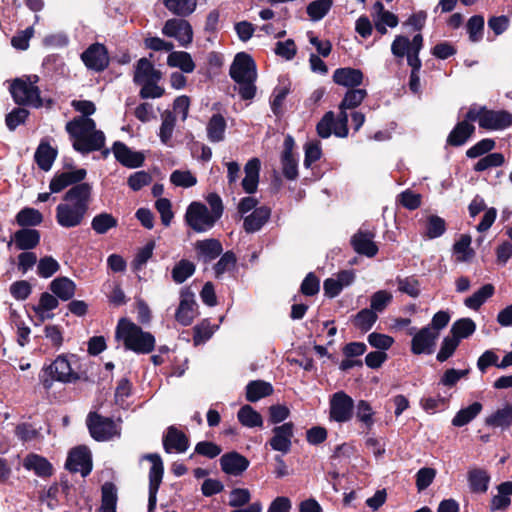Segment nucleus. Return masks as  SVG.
<instances>
[{
  "instance_id": "obj_1",
  "label": "nucleus",
  "mask_w": 512,
  "mask_h": 512,
  "mask_svg": "<svg viewBox=\"0 0 512 512\" xmlns=\"http://www.w3.org/2000/svg\"><path fill=\"white\" fill-rule=\"evenodd\" d=\"M72 106L83 115L69 121L65 127L73 148L81 154L101 150L105 145V135L96 129L95 121L89 118L96 110L94 103L88 100H74Z\"/></svg>"
},
{
  "instance_id": "obj_22",
  "label": "nucleus",
  "mask_w": 512,
  "mask_h": 512,
  "mask_svg": "<svg viewBox=\"0 0 512 512\" xmlns=\"http://www.w3.org/2000/svg\"><path fill=\"white\" fill-rule=\"evenodd\" d=\"M197 259L208 264L219 257L223 252L221 242L215 238L198 240L194 244Z\"/></svg>"
},
{
  "instance_id": "obj_29",
  "label": "nucleus",
  "mask_w": 512,
  "mask_h": 512,
  "mask_svg": "<svg viewBox=\"0 0 512 512\" xmlns=\"http://www.w3.org/2000/svg\"><path fill=\"white\" fill-rule=\"evenodd\" d=\"M271 211L266 206L254 209L251 214L244 217L243 228L247 233L259 231L270 218Z\"/></svg>"
},
{
  "instance_id": "obj_6",
  "label": "nucleus",
  "mask_w": 512,
  "mask_h": 512,
  "mask_svg": "<svg viewBox=\"0 0 512 512\" xmlns=\"http://www.w3.org/2000/svg\"><path fill=\"white\" fill-rule=\"evenodd\" d=\"M78 379L79 375L73 371L71 362L65 356H58L40 375L43 387L47 390L52 387L54 380L63 383H72Z\"/></svg>"
},
{
  "instance_id": "obj_36",
  "label": "nucleus",
  "mask_w": 512,
  "mask_h": 512,
  "mask_svg": "<svg viewBox=\"0 0 512 512\" xmlns=\"http://www.w3.org/2000/svg\"><path fill=\"white\" fill-rule=\"evenodd\" d=\"M226 120L221 114H214L207 124V137L209 141L218 143L224 140Z\"/></svg>"
},
{
  "instance_id": "obj_5",
  "label": "nucleus",
  "mask_w": 512,
  "mask_h": 512,
  "mask_svg": "<svg viewBox=\"0 0 512 512\" xmlns=\"http://www.w3.org/2000/svg\"><path fill=\"white\" fill-rule=\"evenodd\" d=\"M38 80L39 77L37 75L15 79L10 86V92L15 103L35 108L41 107L43 102L40 97V90L36 86Z\"/></svg>"
},
{
  "instance_id": "obj_33",
  "label": "nucleus",
  "mask_w": 512,
  "mask_h": 512,
  "mask_svg": "<svg viewBox=\"0 0 512 512\" xmlns=\"http://www.w3.org/2000/svg\"><path fill=\"white\" fill-rule=\"evenodd\" d=\"M13 241L20 250L35 248L40 242V233L35 229H20L13 235Z\"/></svg>"
},
{
  "instance_id": "obj_28",
  "label": "nucleus",
  "mask_w": 512,
  "mask_h": 512,
  "mask_svg": "<svg viewBox=\"0 0 512 512\" xmlns=\"http://www.w3.org/2000/svg\"><path fill=\"white\" fill-rule=\"evenodd\" d=\"M161 72L156 70L153 64L147 58H141L137 61L133 81L136 84L143 82L159 81Z\"/></svg>"
},
{
  "instance_id": "obj_35",
  "label": "nucleus",
  "mask_w": 512,
  "mask_h": 512,
  "mask_svg": "<svg viewBox=\"0 0 512 512\" xmlns=\"http://www.w3.org/2000/svg\"><path fill=\"white\" fill-rule=\"evenodd\" d=\"M482 409L483 405L480 402H473L471 405L461 408L453 417L451 424L454 427H463L472 422Z\"/></svg>"
},
{
  "instance_id": "obj_52",
  "label": "nucleus",
  "mask_w": 512,
  "mask_h": 512,
  "mask_svg": "<svg viewBox=\"0 0 512 512\" xmlns=\"http://www.w3.org/2000/svg\"><path fill=\"white\" fill-rule=\"evenodd\" d=\"M446 231L445 220L437 215L427 217L425 225V236L429 239H435L442 236Z\"/></svg>"
},
{
  "instance_id": "obj_61",
  "label": "nucleus",
  "mask_w": 512,
  "mask_h": 512,
  "mask_svg": "<svg viewBox=\"0 0 512 512\" xmlns=\"http://www.w3.org/2000/svg\"><path fill=\"white\" fill-rule=\"evenodd\" d=\"M170 181L175 186L189 188L196 185L197 178L188 170H175L170 175Z\"/></svg>"
},
{
  "instance_id": "obj_2",
  "label": "nucleus",
  "mask_w": 512,
  "mask_h": 512,
  "mask_svg": "<svg viewBox=\"0 0 512 512\" xmlns=\"http://www.w3.org/2000/svg\"><path fill=\"white\" fill-rule=\"evenodd\" d=\"M92 187L82 183L71 187L63 202L56 207V221L63 228H74L82 224L91 201Z\"/></svg>"
},
{
  "instance_id": "obj_48",
  "label": "nucleus",
  "mask_w": 512,
  "mask_h": 512,
  "mask_svg": "<svg viewBox=\"0 0 512 512\" xmlns=\"http://www.w3.org/2000/svg\"><path fill=\"white\" fill-rule=\"evenodd\" d=\"M117 489L113 483L106 482L102 486V501L99 512H116Z\"/></svg>"
},
{
  "instance_id": "obj_42",
  "label": "nucleus",
  "mask_w": 512,
  "mask_h": 512,
  "mask_svg": "<svg viewBox=\"0 0 512 512\" xmlns=\"http://www.w3.org/2000/svg\"><path fill=\"white\" fill-rule=\"evenodd\" d=\"M509 482H503L497 486L498 494L491 499V511L505 510L511 503V490Z\"/></svg>"
},
{
  "instance_id": "obj_17",
  "label": "nucleus",
  "mask_w": 512,
  "mask_h": 512,
  "mask_svg": "<svg viewBox=\"0 0 512 512\" xmlns=\"http://www.w3.org/2000/svg\"><path fill=\"white\" fill-rule=\"evenodd\" d=\"M65 466L69 471L79 472L86 477L92 470L90 451L83 446L74 448L69 453Z\"/></svg>"
},
{
  "instance_id": "obj_60",
  "label": "nucleus",
  "mask_w": 512,
  "mask_h": 512,
  "mask_svg": "<svg viewBox=\"0 0 512 512\" xmlns=\"http://www.w3.org/2000/svg\"><path fill=\"white\" fill-rule=\"evenodd\" d=\"M236 261V256L232 251L221 254L220 259L213 267L216 278H220L225 272L230 271L235 266Z\"/></svg>"
},
{
  "instance_id": "obj_55",
  "label": "nucleus",
  "mask_w": 512,
  "mask_h": 512,
  "mask_svg": "<svg viewBox=\"0 0 512 512\" xmlns=\"http://www.w3.org/2000/svg\"><path fill=\"white\" fill-rule=\"evenodd\" d=\"M332 4V0H315L307 6V14L313 21H319L327 15Z\"/></svg>"
},
{
  "instance_id": "obj_16",
  "label": "nucleus",
  "mask_w": 512,
  "mask_h": 512,
  "mask_svg": "<svg viewBox=\"0 0 512 512\" xmlns=\"http://www.w3.org/2000/svg\"><path fill=\"white\" fill-rule=\"evenodd\" d=\"M273 436L269 440V445L274 451L287 454L292 447V438L294 437V424L286 422L272 429Z\"/></svg>"
},
{
  "instance_id": "obj_46",
  "label": "nucleus",
  "mask_w": 512,
  "mask_h": 512,
  "mask_svg": "<svg viewBox=\"0 0 512 512\" xmlns=\"http://www.w3.org/2000/svg\"><path fill=\"white\" fill-rule=\"evenodd\" d=\"M164 5L171 13L186 17L195 11L197 2L196 0H164Z\"/></svg>"
},
{
  "instance_id": "obj_41",
  "label": "nucleus",
  "mask_w": 512,
  "mask_h": 512,
  "mask_svg": "<svg viewBox=\"0 0 512 512\" xmlns=\"http://www.w3.org/2000/svg\"><path fill=\"white\" fill-rule=\"evenodd\" d=\"M476 330V323L471 318H461L456 320L450 329L451 336L457 341L470 337Z\"/></svg>"
},
{
  "instance_id": "obj_43",
  "label": "nucleus",
  "mask_w": 512,
  "mask_h": 512,
  "mask_svg": "<svg viewBox=\"0 0 512 512\" xmlns=\"http://www.w3.org/2000/svg\"><path fill=\"white\" fill-rule=\"evenodd\" d=\"M338 123L339 116L335 118L334 112H326L316 126L317 134L323 139L329 138L332 133L336 136Z\"/></svg>"
},
{
  "instance_id": "obj_54",
  "label": "nucleus",
  "mask_w": 512,
  "mask_h": 512,
  "mask_svg": "<svg viewBox=\"0 0 512 512\" xmlns=\"http://www.w3.org/2000/svg\"><path fill=\"white\" fill-rule=\"evenodd\" d=\"M471 237L463 234L453 245V251L457 255L458 262H467L474 256V251L470 248Z\"/></svg>"
},
{
  "instance_id": "obj_32",
  "label": "nucleus",
  "mask_w": 512,
  "mask_h": 512,
  "mask_svg": "<svg viewBox=\"0 0 512 512\" xmlns=\"http://www.w3.org/2000/svg\"><path fill=\"white\" fill-rule=\"evenodd\" d=\"M23 467L26 470H32L39 477H48L52 474V465L49 461L37 454H28L24 461Z\"/></svg>"
},
{
  "instance_id": "obj_49",
  "label": "nucleus",
  "mask_w": 512,
  "mask_h": 512,
  "mask_svg": "<svg viewBox=\"0 0 512 512\" xmlns=\"http://www.w3.org/2000/svg\"><path fill=\"white\" fill-rule=\"evenodd\" d=\"M378 316L368 308L360 310L353 319L354 326L362 332H368L376 323Z\"/></svg>"
},
{
  "instance_id": "obj_10",
  "label": "nucleus",
  "mask_w": 512,
  "mask_h": 512,
  "mask_svg": "<svg viewBox=\"0 0 512 512\" xmlns=\"http://www.w3.org/2000/svg\"><path fill=\"white\" fill-rule=\"evenodd\" d=\"M143 459L151 462L152 466L149 471V496H148V512H155L157 503V493L163 479L164 465L159 454H145Z\"/></svg>"
},
{
  "instance_id": "obj_11",
  "label": "nucleus",
  "mask_w": 512,
  "mask_h": 512,
  "mask_svg": "<svg viewBox=\"0 0 512 512\" xmlns=\"http://www.w3.org/2000/svg\"><path fill=\"white\" fill-rule=\"evenodd\" d=\"M330 419L338 423H346L353 417L354 401L344 391L335 392L329 401Z\"/></svg>"
},
{
  "instance_id": "obj_44",
  "label": "nucleus",
  "mask_w": 512,
  "mask_h": 512,
  "mask_svg": "<svg viewBox=\"0 0 512 512\" xmlns=\"http://www.w3.org/2000/svg\"><path fill=\"white\" fill-rule=\"evenodd\" d=\"M195 270L196 266L193 262L187 259H181L175 264L171 271L172 280L176 284H182L195 273Z\"/></svg>"
},
{
  "instance_id": "obj_40",
  "label": "nucleus",
  "mask_w": 512,
  "mask_h": 512,
  "mask_svg": "<svg viewBox=\"0 0 512 512\" xmlns=\"http://www.w3.org/2000/svg\"><path fill=\"white\" fill-rule=\"evenodd\" d=\"M468 482L472 492L485 493L490 482L489 474L483 469H472L468 472Z\"/></svg>"
},
{
  "instance_id": "obj_57",
  "label": "nucleus",
  "mask_w": 512,
  "mask_h": 512,
  "mask_svg": "<svg viewBox=\"0 0 512 512\" xmlns=\"http://www.w3.org/2000/svg\"><path fill=\"white\" fill-rule=\"evenodd\" d=\"M218 326H212L208 320H203L193 328L194 345H200L209 340Z\"/></svg>"
},
{
  "instance_id": "obj_9",
  "label": "nucleus",
  "mask_w": 512,
  "mask_h": 512,
  "mask_svg": "<svg viewBox=\"0 0 512 512\" xmlns=\"http://www.w3.org/2000/svg\"><path fill=\"white\" fill-rule=\"evenodd\" d=\"M87 427L90 435L97 441H108L120 432L113 419L103 417L96 412H90L87 416Z\"/></svg>"
},
{
  "instance_id": "obj_13",
  "label": "nucleus",
  "mask_w": 512,
  "mask_h": 512,
  "mask_svg": "<svg viewBox=\"0 0 512 512\" xmlns=\"http://www.w3.org/2000/svg\"><path fill=\"white\" fill-rule=\"evenodd\" d=\"M162 33L167 37L175 38L183 47H187L193 40L192 26L184 19L167 20L162 28Z\"/></svg>"
},
{
  "instance_id": "obj_39",
  "label": "nucleus",
  "mask_w": 512,
  "mask_h": 512,
  "mask_svg": "<svg viewBox=\"0 0 512 512\" xmlns=\"http://www.w3.org/2000/svg\"><path fill=\"white\" fill-rule=\"evenodd\" d=\"M495 288L492 284H485L479 290L464 300L466 307L478 310L490 297L493 296Z\"/></svg>"
},
{
  "instance_id": "obj_58",
  "label": "nucleus",
  "mask_w": 512,
  "mask_h": 512,
  "mask_svg": "<svg viewBox=\"0 0 512 512\" xmlns=\"http://www.w3.org/2000/svg\"><path fill=\"white\" fill-rule=\"evenodd\" d=\"M467 33L471 42H479L483 38L484 17L481 15L472 16L466 25Z\"/></svg>"
},
{
  "instance_id": "obj_56",
  "label": "nucleus",
  "mask_w": 512,
  "mask_h": 512,
  "mask_svg": "<svg viewBox=\"0 0 512 512\" xmlns=\"http://www.w3.org/2000/svg\"><path fill=\"white\" fill-rule=\"evenodd\" d=\"M395 281L401 293L407 294L412 298H417L420 295V283L415 277L402 278L398 276Z\"/></svg>"
},
{
  "instance_id": "obj_27",
  "label": "nucleus",
  "mask_w": 512,
  "mask_h": 512,
  "mask_svg": "<svg viewBox=\"0 0 512 512\" xmlns=\"http://www.w3.org/2000/svg\"><path fill=\"white\" fill-rule=\"evenodd\" d=\"M260 160L258 158L250 159L244 167L245 177L241 185L247 194L256 192L259 183Z\"/></svg>"
},
{
  "instance_id": "obj_3",
  "label": "nucleus",
  "mask_w": 512,
  "mask_h": 512,
  "mask_svg": "<svg viewBox=\"0 0 512 512\" xmlns=\"http://www.w3.org/2000/svg\"><path fill=\"white\" fill-rule=\"evenodd\" d=\"M229 74L238 84V93L243 100H251L255 97L257 71L256 64L249 54L237 53L230 66Z\"/></svg>"
},
{
  "instance_id": "obj_63",
  "label": "nucleus",
  "mask_w": 512,
  "mask_h": 512,
  "mask_svg": "<svg viewBox=\"0 0 512 512\" xmlns=\"http://www.w3.org/2000/svg\"><path fill=\"white\" fill-rule=\"evenodd\" d=\"M29 115L25 108L16 107L5 117V124L10 131H14L19 125L23 124Z\"/></svg>"
},
{
  "instance_id": "obj_31",
  "label": "nucleus",
  "mask_w": 512,
  "mask_h": 512,
  "mask_svg": "<svg viewBox=\"0 0 512 512\" xmlns=\"http://www.w3.org/2000/svg\"><path fill=\"white\" fill-rule=\"evenodd\" d=\"M475 126L467 121H460L452 129L447 137V143L451 146H461L472 136Z\"/></svg>"
},
{
  "instance_id": "obj_51",
  "label": "nucleus",
  "mask_w": 512,
  "mask_h": 512,
  "mask_svg": "<svg viewBox=\"0 0 512 512\" xmlns=\"http://www.w3.org/2000/svg\"><path fill=\"white\" fill-rule=\"evenodd\" d=\"M176 124L175 114L171 111H165L162 114V123L160 126L159 137L163 144L169 145Z\"/></svg>"
},
{
  "instance_id": "obj_21",
  "label": "nucleus",
  "mask_w": 512,
  "mask_h": 512,
  "mask_svg": "<svg viewBox=\"0 0 512 512\" xmlns=\"http://www.w3.org/2000/svg\"><path fill=\"white\" fill-rule=\"evenodd\" d=\"M219 461L222 471L231 476H240L250 464L245 456L236 451L223 454Z\"/></svg>"
},
{
  "instance_id": "obj_37",
  "label": "nucleus",
  "mask_w": 512,
  "mask_h": 512,
  "mask_svg": "<svg viewBox=\"0 0 512 512\" xmlns=\"http://www.w3.org/2000/svg\"><path fill=\"white\" fill-rule=\"evenodd\" d=\"M57 151L48 143L41 142L38 146L34 158L40 169L49 171L56 159Z\"/></svg>"
},
{
  "instance_id": "obj_34",
  "label": "nucleus",
  "mask_w": 512,
  "mask_h": 512,
  "mask_svg": "<svg viewBox=\"0 0 512 512\" xmlns=\"http://www.w3.org/2000/svg\"><path fill=\"white\" fill-rule=\"evenodd\" d=\"M273 393V387L263 380L250 381L246 386V399L249 402H257Z\"/></svg>"
},
{
  "instance_id": "obj_50",
  "label": "nucleus",
  "mask_w": 512,
  "mask_h": 512,
  "mask_svg": "<svg viewBox=\"0 0 512 512\" xmlns=\"http://www.w3.org/2000/svg\"><path fill=\"white\" fill-rule=\"evenodd\" d=\"M43 221V215L34 208H23L16 215V222L19 226H37Z\"/></svg>"
},
{
  "instance_id": "obj_20",
  "label": "nucleus",
  "mask_w": 512,
  "mask_h": 512,
  "mask_svg": "<svg viewBox=\"0 0 512 512\" xmlns=\"http://www.w3.org/2000/svg\"><path fill=\"white\" fill-rule=\"evenodd\" d=\"M162 442L166 453H184L189 447L188 437L175 426L167 428Z\"/></svg>"
},
{
  "instance_id": "obj_8",
  "label": "nucleus",
  "mask_w": 512,
  "mask_h": 512,
  "mask_svg": "<svg viewBox=\"0 0 512 512\" xmlns=\"http://www.w3.org/2000/svg\"><path fill=\"white\" fill-rule=\"evenodd\" d=\"M367 96V91L365 89H349L345 95L343 100L339 105V123L338 128L336 130V136L340 138H345L348 135V109H354L358 107L365 97Z\"/></svg>"
},
{
  "instance_id": "obj_24",
  "label": "nucleus",
  "mask_w": 512,
  "mask_h": 512,
  "mask_svg": "<svg viewBox=\"0 0 512 512\" xmlns=\"http://www.w3.org/2000/svg\"><path fill=\"white\" fill-rule=\"evenodd\" d=\"M487 427L493 429H501L502 431L512 426V403H506L503 407L498 408L484 420Z\"/></svg>"
},
{
  "instance_id": "obj_7",
  "label": "nucleus",
  "mask_w": 512,
  "mask_h": 512,
  "mask_svg": "<svg viewBox=\"0 0 512 512\" xmlns=\"http://www.w3.org/2000/svg\"><path fill=\"white\" fill-rule=\"evenodd\" d=\"M185 221L195 232L204 233L212 229L218 219L210 213L205 204L192 202L186 210Z\"/></svg>"
},
{
  "instance_id": "obj_59",
  "label": "nucleus",
  "mask_w": 512,
  "mask_h": 512,
  "mask_svg": "<svg viewBox=\"0 0 512 512\" xmlns=\"http://www.w3.org/2000/svg\"><path fill=\"white\" fill-rule=\"evenodd\" d=\"M392 294L386 290L375 292L370 299V309L374 313H381L392 301Z\"/></svg>"
},
{
  "instance_id": "obj_25",
  "label": "nucleus",
  "mask_w": 512,
  "mask_h": 512,
  "mask_svg": "<svg viewBox=\"0 0 512 512\" xmlns=\"http://www.w3.org/2000/svg\"><path fill=\"white\" fill-rule=\"evenodd\" d=\"M374 234L371 232L358 231L351 238V245L353 249L367 257H373L378 252V247L373 241Z\"/></svg>"
},
{
  "instance_id": "obj_14",
  "label": "nucleus",
  "mask_w": 512,
  "mask_h": 512,
  "mask_svg": "<svg viewBox=\"0 0 512 512\" xmlns=\"http://www.w3.org/2000/svg\"><path fill=\"white\" fill-rule=\"evenodd\" d=\"M81 60L89 70L101 72L109 65L108 51L103 44L94 43L81 54Z\"/></svg>"
},
{
  "instance_id": "obj_45",
  "label": "nucleus",
  "mask_w": 512,
  "mask_h": 512,
  "mask_svg": "<svg viewBox=\"0 0 512 512\" xmlns=\"http://www.w3.org/2000/svg\"><path fill=\"white\" fill-rule=\"evenodd\" d=\"M237 418L239 422L248 428L262 427V416L250 405L242 406L238 413Z\"/></svg>"
},
{
  "instance_id": "obj_47",
  "label": "nucleus",
  "mask_w": 512,
  "mask_h": 512,
  "mask_svg": "<svg viewBox=\"0 0 512 512\" xmlns=\"http://www.w3.org/2000/svg\"><path fill=\"white\" fill-rule=\"evenodd\" d=\"M118 220L110 213L102 212L93 217L91 227L97 234H106L110 229L117 227Z\"/></svg>"
},
{
  "instance_id": "obj_23",
  "label": "nucleus",
  "mask_w": 512,
  "mask_h": 512,
  "mask_svg": "<svg viewBox=\"0 0 512 512\" xmlns=\"http://www.w3.org/2000/svg\"><path fill=\"white\" fill-rule=\"evenodd\" d=\"M512 125V115L507 111H493L485 108L480 127L488 130H503Z\"/></svg>"
},
{
  "instance_id": "obj_12",
  "label": "nucleus",
  "mask_w": 512,
  "mask_h": 512,
  "mask_svg": "<svg viewBox=\"0 0 512 512\" xmlns=\"http://www.w3.org/2000/svg\"><path fill=\"white\" fill-rule=\"evenodd\" d=\"M415 331V327L409 331V334L414 335L411 341L412 353L415 355L431 354L439 333L434 331L430 325L423 327L417 332Z\"/></svg>"
},
{
  "instance_id": "obj_30",
  "label": "nucleus",
  "mask_w": 512,
  "mask_h": 512,
  "mask_svg": "<svg viewBox=\"0 0 512 512\" xmlns=\"http://www.w3.org/2000/svg\"><path fill=\"white\" fill-rule=\"evenodd\" d=\"M49 288L52 293L62 301L72 299L76 291L75 283L68 277L55 278L51 281Z\"/></svg>"
},
{
  "instance_id": "obj_64",
  "label": "nucleus",
  "mask_w": 512,
  "mask_h": 512,
  "mask_svg": "<svg viewBox=\"0 0 512 512\" xmlns=\"http://www.w3.org/2000/svg\"><path fill=\"white\" fill-rule=\"evenodd\" d=\"M59 263L51 256L41 258L37 265V273L42 278H49L59 270Z\"/></svg>"
},
{
  "instance_id": "obj_62",
  "label": "nucleus",
  "mask_w": 512,
  "mask_h": 512,
  "mask_svg": "<svg viewBox=\"0 0 512 512\" xmlns=\"http://www.w3.org/2000/svg\"><path fill=\"white\" fill-rule=\"evenodd\" d=\"M495 145L496 143L493 139H482L466 151V156L473 159L481 157L487 153L489 154V152L495 148Z\"/></svg>"
},
{
  "instance_id": "obj_26",
  "label": "nucleus",
  "mask_w": 512,
  "mask_h": 512,
  "mask_svg": "<svg viewBox=\"0 0 512 512\" xmlns=\"http://www.w3.org/2000/svg\"><path fill=\"white\" fill-rule=\"evenodd\" d=\"M363 78L361 70L351 67L338 68L333 73V81L348 88L358 87L362 84Z\"/></svg>"
},
{
  "instance_id": "obj_4",
  "label": "nucleus",
  "mask_w": 512,
  "mask_h": 512,
  "mask_svg": "<svg viewBox=\"0 0 512 512\" xmlns=\"http://www.w3.org/2000/svg\"><path fill=\"white\" fill-rule=\"evenodd\" d=\"M115 336L118 340L123 341L127 350L137 354H148L155 347V337L126 318H121L118 321Z\"/></svg>"
},
{
  "instance_id": "obj_38",
  "label": "nucleus",
  "mask_w": 512,
  "mask_h": 512,
  "mask_svg": "<svg viewBox=\"0 0 512 512\" xmlns=\"http://www.w3.org/2000/svg\"><path fill=\"white\" fill-rule=\"evenodd\" d=\"M167 64L177 67L184 73H191L195 69V63L191 55L185 51H173L168 55Z\"/></svg>"
},
{
  "instance_id": "obj_53",
  "label": "nucleus",
  "mask_w": 512,
  "mask_h": 512,
  "mask_svg": "<svg viewBox=\"0 0 512 512\" xmlns=\"http://www.w3.org/2000/svg\"><path fill=\"white\" fill-rule=\"evenodd\" d=\"M505 157L502 153L495 152L489 153L481 157L474 165L473 170L476 172H483L490 168L500 167L504 164Z\"/></svg>"
},
{
  "instance_id": "obj_19",
  "label": "nucleus",
  "mask_w": 512,
  "mask_h": 512,
  "mask_svg": "<svg viewBox=\"0 0 512 512\" xmlns=\"http://www.w3.org/2000/svg\"><path fill=\"white\" fill-rule=\"evenodd\" d=\"M86 170L81 168L72 171L56 173L50 181L49 188L52 193H59L68 186L82 184L86 177Z\"/></svg>"
},
{
  "instance_id": "obj_15",
  "label": "nucleus",
  "mask_w": 512,
  "mask_h": 512,
  "mask_svg": "<svg viewBox=\"0 0 512 512\" xmlns=\"http://www.w3.org/2000/svg\"><path fill=\"white\" fill-rule=\"evenodd\" d=\"M197 315V303L195 296L189 288H183L180 293V303L175 313V318L183 326L192 323Z\"/></svg>"
},
{
  "instance_id": "obj_18",
  "label": "nucleus",
  "mask_w": 512,
  "mask_h": 512,
  "mask_svg": "<svg viewBox=\"0 0 512 512\" xmlns=\"http://www.w3.org/2000/svg\"><path fill=\"white\" fill-rule=\"evenodd\" d=\"M111 151L115 159L127 168H138L144 163L145 156L142 152L131 150L125 143L115 141Z\"/></svg>"
}]
</instances>
